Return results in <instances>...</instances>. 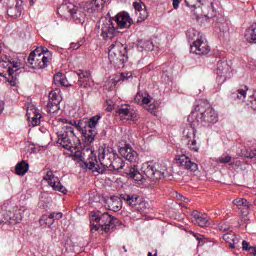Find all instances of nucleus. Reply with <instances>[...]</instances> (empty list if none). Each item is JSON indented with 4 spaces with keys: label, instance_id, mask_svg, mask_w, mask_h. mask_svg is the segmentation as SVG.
I'll list each match as a JSON object with an SVG mask.
<instances>
[{
    "label": "nucleus",
    "instance_id": "a18cd8bd",
    "mask_svg": "<svg viewBox=\"0 0 256 256\" xmlns=\"http://www.w3.org/2000/svg\"><path fill=\"white\" fill-rule=\"evenodd\" d=\"M249 107L256 111V92L250 96L249 101H248Z\"/></svg>",
    "mask_w": 256,
    "mask_h": 256
},
{
    "label": "nucleus",
    "instance_id": "20e7f679",
    "mask_svg": "<svg viewBox=\"0 0 256 256\" xmlns=\"http://www.w3.org/2000/svg\"><path fill=\"white\" fill-rule=\"evenodd\" d=\"M128 179H133L134 181H143V179H150L151 181H159L163 179L165 174L155 168L153 162H147L142 165V173L139 172L137 166L129 168L126 172Z\"/></svg>",
    "mask_w": 256,
    "mask_h": 256
},
{
    "label": "nucleus",
    "instance_id": "4be33fe9",
    "mask_svg": "<svg viewBox=\"0 0 256 256\" xmlns=\"http://www.w3.org/2000/svg\"><path fill=\"white\" fill-rule=\"evenodd\" d=\"M78 85L79 87H83L84 89H87V87H91L93 85V80L91 79V73L87 71H81L78 73Z\"/></svg>",
    "mask_w": 256,
    "mask_h": 256
},
{
    "label": "nucleus",
    "instance_id": "cd10ccee",
    "mask_svg": "<svg viewBox=\"0 0 256 256\" xmlns=\"http://www.w3.org/2000/svg\"><path fill=\"white\" fill-rule=\"evenodd\" d=\"M192 217L195 219L196 223H198L199 227H209V225H211V223H209V218L202 215L197 210L192 212Z\"/></svg>",
    "mask_w": 256,
    "mask_h": 256
},
{
    "label": "nucleus",
    "instance_id": "09e8293b",
    "mask_svg": "<svg viewBox=\"0 0 256 256\" xmlns=\"http://www.w3.org/2000/svg\"><path fill=\"white\" fill-rule=\"evenodd\" d=\"M41 123V114L37 113L34 114L32 117V125L37 126Z\"/></svg>",
    "mask_w": 256,
    "mask_h": 256
},
{
    "label": "nucleus",
    "instance_id": "3c124183",
    "mask_svg": "<svg viewBox=\"0 0 256 256\" xmlns=\"http://www.w3.org/2000/svg\"><path fill=\"white\" fill-rule=\"evenodd\" d=\"M218 229L219 231L226 232V231H229V229L231 228L227 225V223L222 222L218 225Z\"/></svg>",
    "mask_w": 256,
    "mask_h": 256
},
{
    "label": "nucleus",
    "instance_id": "393cba45",
    "mask_svg": "<svg viewBox=\"0 0 256 256\" xmlns=\"http://www.w3.org/2000/svg\"><path fill=\"white\" fill-rule=\"evenodd\" d=\"M224 241L229 244L231 249H235L241 243V236L236 235L235 233H226L223 235Z\"/></svg>",
    "mask_w": 256,
    "mask_h": 256
},
{
    "label": "nucleus",
    "instance_id": "f3484780",
    "mask_svg": "<svg viewBox=\"0 0 256 256\" xmlns=\"http://www.w3.org/2000/svg\"><path fill=\"white\" fill-rule=\"evenodd\" d=\"M185 141L187 148L194 153H199V144L197 143V131L194 129L185 131Z\"/></svg>",
    "mask_w": 256,
    "mask_h": 256
},
{
    "label": "nucleus",
    "instance_id": "a19ab883",
    "mask_svg": "<svg viewBox=\"0 0 256 256\" xmlns=\"http://www.w3.org/2000/svg\"><path fill=\"white\" fill-rule=\"evenodd\" d=\"M134 209H135V211H138L139 213H145V211L147 210V205H146L145 201L141 200V198H140V200H138V203Z\"/></svg>",
    "mask_w": 256,
    "mask_h": 256
},
{
    "label": "nucleus",
    "instance_id": "c756f323",
    "mask_svg": "<svg viewBox=\"0 0 256 256\" xmlns=\"http://www.w3.org/2000/svg\"><path fill=\"white\" fill-rule=\"evenodd\" d=\"M24 215L25 209L14 208L12 212V225H17V223H21V221H23Z\"/></svg>",
    "mask_w": 256,
    "mask_h": 256
},
{
    "label": "nucleus",
    "instance_id": "6ab92c4d",
    "mask_svg": "<svg viewBox=\"0 0 256 256\" xmlns=\"http://www.w3.org/2000/svg\"><path fill=\"white\" fill-rule=\"evenodd\" d=\"M117 29H129L133 25V19L127 12H120L114 19Z\"/></svg>",
    "mask_w": 256,
    "mask_h": 256
},
{
    "label": "nucleus",
    "instance_id": "ddd939ff",
    "mask_svg": "<svg viewBox=\"0 0 256 256\" xmlns=\"http://www.w3.org/2000/svg\"><path fill=\"white\" fill-rule=\"evenodd\" d=\"M47 63V57L39 54V50L32 51L27 58V65L31 69H45Z\"/></svg>",
    "mask_w": 256,
    "mask_h": 256
},
{
    "label": "nucleus",
    "instance_id": "9b49d317",
    "mask_svg": "<svg viewBox=\"0 0 256 256\" xmlns=\"http://www.w3.org/2000/svg\"><path fill=\"white\" fill-rule=\"evenodd\" d=\"M98 29L102 39H111L113 41L119 35V28L115 27L111 19L104 18L100 20Z\"/></svg>",
    "mask_w": 256,
    "mask_h": 256
},
{
    "label": "nucleus",
    "instance_id": "6e6d98bb",
    "mask_svg": "<svg viewBox=\"0 0 256 256\" xmlns=\"http://www.w3.org/2000/svg\"><path fill=\"white\" fill-rule=\"evenodd\" d=\"M192 235L193 237H195V239H197V241H199V243H201V241H203V236L199 233H195V232H192Z\"/></svg>",
    "mask_w": 256,
    "mask_h": 256
},
{
    "label": "nucleus",
    "instance_id": "c03bdc74",
    "mask_svg": "<svg viewBox=\"0 0 256 256\" xmlns=\"http://www.w3.org/2000/svg\"><path fill=\"white\" fill-rule=\"evenodd\" d=\"M237 99L240 101H245V97H247V90L245 89H239L236 93Z\"/></svg>",
    "mask_w": 256,
    "mask_h": 256
},
{
    "label": "nucleus",
    "instance_id": "8fccbe9b",
    "mask_svg": "<svg viewBox=\"0 0 256 256\" xmlns=\"http://www.w3.org/2000/svg\"><path fill=\"white\" fill-rule=\"evenodd\" d=\"M133 7H134L135 11H137V13H139V11H143V2H141V1L134 2Z\"/></svg>",
    "mask_w": 256,
    "mask_h": 256
},
{
    "label": "nucleus",
    "instance_id": "2eb2a0df",
    "mask_svg": "<svg viewBox=\"0 0 256 256\" xmlns=\"http://www.w3.org/2000/svg\"><path fill=\"white\" fill-rule=\"evenodd\" d=\"M47 109L50 114L57 113L59 111V105L61 104V90H52L48 95Z\"/></svg>",
    "mask_w": 256,
    "mask_h": 256
},
{
    "label": "nucleus",
    "instance_id": "f8f14e48",
    "mask_svg": "<svg viewBox=\"0 0 256 256\" xmlns=\"http://www.w3.org/2000/svg\"><path fill=\"white\" fill-rule=\"evenodd\" d=\"M216 81L219 83V85H223L227 79H231L233 77V71L231 70V66L227 64L226 61H218L216 64Z\"/></svg>",
    "mask_w": 256,
    "mask_h": 256
},
{
    "label": "nucleus",
    "instance_id": "774afa93",
    "mask_svg": "<svg viewBox=\"0 0 256 256\" xmlns=\"http://www.w3.org/2000/svg\"><path fill=\"white\" fill-rule=\"evenodd\" d=\"M147 256H153V253L151 252H148V255Z\"/></svg>",
    "mask_w": 256,
    "mask_h": 256
},
{
    "label": "nucleus",
    "instance_id": "412c9836",
    "mask_svg": "<svg viewBox=\"0 0 256 256\" xmlns=\"http://www.w3.org/2000/svg\"><path fill=\"white\" fill-rule=\"evenodd\" d=\"M104 167L105 171H107V169L108 171H121V169L125 167V161L116 153L110 162H106V164H104Z\"/></svg>",
    "mask_w": 256,
    "mask_h": 256
},
{
    "label": "nucleus",
    "instance_id": "dca6fc26",
    "mask_svg": "<svg viewBox=\"0 0 256 256\" xmlns=\"http://www.w3.org/2000/svg\"><path fill=\"white\" fill-rule=\"evenodd\" d=\"M44 179L45 181H47L48 185H50V187H52L54 191H59L64 195L67 194V188H65V186L62 185L61 181L59 180V177H56L55 174H53V171H48Z\"/></svg>",
    "mask_w": 256,
    "mask_h": 256
},
{
    "label": "nucleus",
    "instance_id": "69168bd1",
    "mask_svg": "<svg viewBox=\"0 0 256 256\" xmlns=\"http://www.w3.org/2000/svg\"><path fill=\"white\" fill-rule=\"evenodd\" d=\"M212 11H215V7L213 6V3L210 4Z\"/></svg>",
    "mask_w": 256,
    "mask_h": 256
},
{
    "label": "nucleus",
    "instance_id": "39448f33",
    "mask_svg": "<svg viewBox=\"0 0 256 256\" xmlns=\"http://www.w3.org/2000/svg\"><path fill=\"white\" fill-rule=\"evenodd\" d=\"M92 221H95L97 224L91 223V233L95 231L108 233L111 229H115L119 225V219L111 216L109 212L102 213L101 211H92L91 212Z\"/></svg>",
    "mask_w": 256,
    "mask_h": 256
},
{
    "label": "nucleus",
    "instance_id": "4c0bfd02",
    "mask_svg": "<svg viewBox=\"0 0 256 256\" xmlns=\"http://www.w3.org/2000/svg\"><path fill=\"white\" fill-rule=\"evenodd\" d=\"M54 83L56 85H62V87H67V79H65L63 73H57L54 75Z\"/></svg>",
    "mask_w": 256,
    "mask_h": 256
},
{
    "label": "nucleus",
    "instance_id": "13d9d810",
    "mask_svg": "<svg viewBox=\"0 0 256 256\" xmlns=\"http://www.w3.org/2000/svg\"><path fill=\"white\" fill-rule=\"evenodd\" d=\"M81 46H79L78 43H71L70 44V49H74V50H77L79 49Z\"/></svg>",
    "mask_w": 256,
    "mask_h": 256
},
{
    "label": "nucleus",
    "instance_id": "473e14b6",
    "mask_svg": "<svg viewBox=\"0 0 256 256\" xmlns=\"http://www.w3.org/2000/svg\"><path fill=\"white\" fill-rule=\"evenodd\" d=\"M245 37L248 43H256V23L252 24L251 27L247 30Z\"/></svg>",
    "mask_w": 256,
    "mask_h": 256
},
{
    "label": "nucleus",
    "instance_id": "5fc2aeb1",
    "mask_svg": "<svg viewBox=\"0 0 256 256\" xmlns=\"http://www.w3.org/2000/svg\"><path fill=\"white\" fill-rule=\"evenodd\" d=\"M147 111H149V113H155V111H157V104L152 103L147 107Z\"/></svg>",
    "mask_w": 256,
    "mask_h": 256
},
{
    "label": "nucleus",
    "instance_id": "c9c22d12",
    "mask_svg": "<svg viewBox=\"0 0 256 256\" xmlns=\"http://www.w3.org/2000/svg\"><path fill=\"white\" fill-rule=\"evenodd\" d=\"M187 7L191 9H199L202 5H204L205 0H184Z\"/></svg>",
    "mask_w": 256,
    "mask_h": 256
},
{
    "label": "nucleus",
    "instance_id": "0eeeda50",
    "mask_svg": "<svg viewBox=\"0 0 256 256\" xmlns=\"http://www.w3.org/2000/svg\"><path fill=\"white\" fill-rule=\"evenodd\" d=\"M108 59L112 65L122 69L125 67V63L129 61V56L127 55V45L116 41L112 43L108 51Z\"/></svg>",
    "mask_w": 256,
    "mask_h": 256
},
{
    "label": "nucleus",
    "instance_id": "7c9ffc66",
    "mask_svg": "<svg viewBox=\"0 0 256 256\" xmlns=\"http://www.w3.org/2000/svg\"><path fill=\"white\" fill-rule=\"evenodd\" d=\"M29 171V163L27 161L22 160L21 162L16 164L15 167V173L16 175H20V177H23Z\"/></svg>",
    "mask_w": 256,
    "mask_h": 256
},
{
    "label": "nucleus",
    "instance_id": "a211bd4d",
    "mask_svg": "<svg viewBox=\"0 0 256 256\" xmlns=\"http://www.w3.org/2000/svg\"><path fill=\"white\" fill-rule=\"evenodd\" d=\"M119 153L130 163H136L137 159H139V154L131 147V144H124V146L119 148Z\"/></svg>",
    "mask_w": 256,
    "mask_h": 256
},
{
    "label": "nucleus",
    "instance_id": "49530a36",
    "mask_svg": "<svg viewBox=\"0 0 256 256\" xmlns=\"http://www.w3.org/2000/svg\"><path fill=\"white\" fill-rule=\"evenodd\" d=\"M2 3H4V5H6L7 9H9V7H13L15 5H17V3L21 2V0H1Z\"/></svg>",
    "mask_w": 256,
    "mask_h": 256
},
{
    "label": "nucleus",
    "instance_id": "6e6552de",
    "mask_svg": "<svg viewBox=\"0 0 256 256\" xmlns=\"http://www.w3.org/2000/svg\"><path fill=\"white\" fill-rule=\"evenodd\" d=\"M189 41H193V44L190 45V53H195V55H208L209 51H211V47L207 43V39L204 36H199V32L195 29H190L186 33Z\"/></svg>",
    "mask_w": 256,
    "mask_h": 256
},
{
    "label": "nucleus",
    "instance_id": "4d7b16f0",
    "mask_svg": "<svg viewBox=\"0 0 256 256\" xmlns=\"http://www.w3.org/2000/svg\"><path fill=\"white\" fill-rule=\"evenodd\" d=\"M181 4V0H173V8L174 9H179V5Z\"/></svg>",
    "mask_w": 256,
    "mask_h": 256
},
{
    "label": "nucleus",
    "instance_id": "72a5a7b5",
    "mask_svg": "<svg viewBox=\"0 0 256 256\" xmlns=\"http://www.w3.org/2000/svg\"><path fill=\"white\" fill-rule=\"evenodd\" d=\"M63 218V213L61 212H52L49 215L44 214L41 217V221H47V219H53L54 221H59V219Z\"/></svg>",
    "mask_w": 256,
    "mask_h": 256
},
{
    "label": "nucleus",
    "instance_id": "e433bc0d",
    "mask_svg": "<svg viewBox=\"0 0 256 256\" xmlns=\"http://www.w3.org/2000/svg\"><path fill=\"white\" fill-rule=\"evenodd\" d=\"M138 47L144 49L145 51H153V42L149 40H139Z\"/></svg>",
    "mask_w": 256,
    "mask_h": 256
},
{
    "label": "nucleus",
    "instance_id": "e2e57ef3",
    "mask_svg": "<svg viewBox=\"0 0 256 256\" xmlns=\"http://www.w3.org/2000/svg\"><path fill=\"white\" fill-rule=\"evenodd\" d=\"M182 201H183L184 203H189V198H186V197L184 196V198H182Z\"/></svg>",
    "mask_w": 256,
    "mask_h": 256
},
{
    "label": "nucleus",
    "instance_id": "f257e3e1",
    "mask_svg": "<svg viewBox=\"0 0 256 256\" xmlns=\"http://www.w3.org/2000/svg\"><path fill=\"white\" fill-rule=\"evenodd\" d=\"M188 121L194 126L202 125V127H211V125H215L219 121V118L217 112L211 107L209 102L201 101L188 116Z\"/></svg>",
    "mask_w": 256,
    "mask_h": 256
},
{
    "label": "nucleus",
    "instance_id": "7ed1b4c3",
    "mask_svg": "<svg viewBox=\"0 0 256 256\" xmlns=\"http://www.w3.org/2000/svg\"><path fill=\"white\" fill-rule=\"evenodd\" d=\"M100 119L101 115H96L91 117L89 120L82 119L78 122L76 120L69 121L65 118H60L59 121L65 123L66 125H72L77 129V131H81L85 143H87V145H91V143L95 141V137H97V125H99Z\"/></svg>",
    "mask_w": 256,
    "mask_h": 256
},
{
    "label": "nucleus",
    "instance_id": "603ef678",
    "mask_svg": "<svg viewBox=\"0 0 256 256\" xmlns=\"http://www.w3.org/2000/svg\"><path fill=\"white\" fill-rule=\"evenodd\" d=\"M40 223H44V225H47L48 227H51V225H53V223H55L54 219H47V220H41L40 218Z\"/></svg>",
    "mask_w": 256,
    "mask_h": 256
},
{
    "label": "nucleus",
    "instance_id": "052dcab7",
    "mask_svg": "<svg viewBox=\"0 0 256 256\" xmlns=\"http://www.w3.org/2000/svg\"><path fill=\"white\" fill-rule=\"evenodd\" d=\"M4 105L3 101H0V115L3 113Z\"/></svg>",
    "mask_w": 256,
    "mask_h": 256
},
{
    "label": "nucleus",
    "instance_id": "1a4fd4ad",
    "mask_svg": "<svg viewBox=\"0 0 256 256\" xmlns=\"http://www.w3.org/2000/svg\"><path fill=\"white\" fill-rule=\"evenodd\" d=\"M57 136V143L61 145L63 149L71 151V149H75V147H77V145H75V141H79V138L75 136V129L73 128V125L63 126L62 129L57 132Z\"/></svg>",
    "mask_w": 256,
    "mask_h": 256
},
{
    "label": "nucleus",
    "instance_id": "aec40b11",
    "mask_svg": "<svg viewBox=\"0 0 256 256\" xmlns=\"http://www.w3.org/2000/svg\"><path fill=\"white\" fill-rule=\"evenodd\" d=\"M176 163H177V165H180V167L187 169V171H192L193 173H195V171H197V169H199V165H197V163L191 161V158H189L185 154L176 156Z\"/></svg>",
    "mask_w": 256,
    "mask_h": 256
},
{
    "label": "nucleus",
    "instance_id": "bf43d9fd",
    "mask_svg": "<svg viewBox=\"0 0 256 256\" xmlns=\"http://www.w3.org/2000/svg\"><path fill=\"white\" fill-rule=\"evenodd\" d=\"M77 44L79 45V47H82V45H85V38H81Z\"/></svg>",
    "mask_w": 256,
    "mask_h": 256
},
{
    "label": "nucleus",
    "instance_id": "f704fd0d",
    "mask_svg": "<svg viewBox=\"0 0 256 256\" xmlns=\"http://www.w3.org/2000/svg\"><path fill=\"white\" fill-rule=\"evenodd\" d=\"M35 51H38V54L42 55V57H46L48 62L51 61L53 57V54L47 47L40 46L36 48Z\"/></svg>",
    "mask_w": 256,
    "mask_h": 256
},
{
    "label": "nucleus",
    "instance_id": "0e129e2a",
    "mask_svg": "<svg viewBox=\"0 0 256 256\" xmlns=\"http://www.w3.org/2000/svg\"><path fill=\"white\" fill-rule=\"evenodd\" d=\"M30 1V5H35V0H29Z\"/></svg>",
    "mask_w": 256,
    "mask_h": 256
},
{
    "label": "nucleus",
    "instance_id": "58836bf2",
    "mask_svg": "<svg viewBox=\"0 0 256 256\" xmlns=\"http://www.w3.org/2000/svg\"><path fill=\"white\" fill-rule=\"evenodd\" d=\"M242 250L247 251L248 253H250V255L256 256V247L251 246V244H249V242L245 240L242 241Z\"/></svg>",
    "mask_w": 256,
    "mask_h": 256
},
{
    "label": "nucleus",
    "instance_id": "4468645a",
    "mask_svg": "<svg viewBox=\"0 0 256 256\" xmlns=\"http://www.w3.org/2000/svg\"><path fill=\"white\" fill-rule=\"evenodd\" d=\"M117 151L107 144H103L98 148V159L101 165L110 163L111 159H114Z\"/></svg>",
    "mask_w": 256,
    "mask_h": 256
},
{
    "label": "nucleus",
    "instance_id": "b1692460",
    "mask_svg": "<svg viewBox=\"0 0 256 256\" xmlns=\"http://www.w3.org/2000/svg\"><path fill=\"white\" fill-rule=\"evenodd\" d=\"M233 205H235L237 209L241 211L242 215H247V213H249V209L251 208V203H249V201H247L245 198H236L233 200Z\"/></svg>",
    "mask_w": 256,
    "mask_h": 256
},
{
    "label": "nucleus",
    "instance_id": "680f3d73",
    "mask_svg": "<svg viewBox=\"0 0 256 256\" xmlns=\"http://www.w3.org/2000/svg\"><path fill=\"white\" fill-rule=\"evenodd\" d=\"M176 197H177V199H179L180 201H183V199H184V196L181 195V194H177Z\"/></svg>",
    "mask_w": 256,
    "mask_h": 256
},
{
    "label": "nucleus",
    "instance_id": "a878e982",
    "mask_svg": "<svg viewBox=\"0 0 256 256\" xmlns=\"http://www.w3.org/2000/svg\"><path fill=\"white\" fill-rule=\"evenodd\" d=\"M120 199H122V201H124L126 205H129L130 207H133V209H135L141 198L137 194H121Z\"/></svg>",
    "mask_w": 256,
    "mask_h": 256
},
{
    "label": "nucleus",
    "instance_id": "79ce46f5",
    "mask_svg": "<svg viewBox=\"0 0 256 256\" xmlns=\"http://www.w3.org/2000/svg\"><path fill=\"white\" fill-rule=\"evenodd\" d=\"M13 212L11 211H7L5 214H4V217H3V223H9L10 225H13Z\"/></svg>",
    "mask_w": 256,
    "mask_h": 256
},
{
    "label": "nucleus",
    "instance_id": "5701e85b",
    "mask_svg": "<svg viewBox=\"0 0 256 256\" xmlns=\"http://www.w3.org/2000/svg\"><path fill=\"white\" fill-rule=\"evenodd\" d=\"M123 199L117 197V196H112L110 199L107 200V205L109 211H114V213H117L118 211H121L123 207Z\"/></svg>",
    "mask_w": 256,
    "mask_h": 256
},
{
    "label": "nucleus",
    "instance_id": "338daca9",
    "mask_svg": "<svg viewBox=\"0 0 256 256\" xmlns=\"http://www.w3.org/2000/svg\"><path fill=\"white\" fill-rule=\"evenodd\" d=\"M124 252L127 253V247L123 246Z\"/></svg>",
    "mask_w": 256,
    "mask_h": 256
},
{
    "label": "nucleus",
    "instance_id": "c85d7f7f",
    "mask_svg": "<svg viewBox=\"0 0 256 256\" xmlns=\"http://www.w3.org/2000/svg\"><path fill=\"white\" fill-rule=\"evenodd\" d=\"M117 115L122 119H127L128 121H133L135 119V113L129 109L127 106H122L117 110Z\"/></svg>",
    "mask_w": 256,
    "mask_h": 256
},
{
    "label": "nucleus",
    "instance_id": "37998d69",
    "mask_svg": "<svg viewBox=\"0 0 256 256\" xmlns=\"http://www.w3.org/2000/svg\"><path fill=\"white\" fill-rule=\"evenodd\" d=\"M128 79H131V73H121L118 78H115V83H118L119 81H127Z\"/></svg>",
    "mask_w": 256,
    "mask_h": 256
},
{
    "label": "nucleus",
    "instance_id": "bb28decb",
    "mask_svg": "<svg viewBox=\"0 0 256 256\" xmlns=\"http://www.w3.org/2000/svg\"><path fill=\"white\" fill-rule=\"evenodd\" d=\"M23 11V1L16 2L14 6L7 8V15L13 19H17Z\"/></svg>",
    "mask_w": 256,
    "mask_h": 256
},
{
    "label": "nucleus",
    "instance_id": "9d476101",
    "mask_svg": "<svg viewBox=\"0 0 256 256\" xmlns=\"http://www.w3.org/2000/svg\"><path fill=\"white\" fill-rule=\"evenodd\" d=\"M86 153H88V158L85 160V156H83V153H81L80 156L77 154L75 155L80 159V165L81 167H85L86 169H89L90 171L100 173L103 175L105 173V167L104 165L99 164V161H97V155H95V152L92 150H86Z\"/></svg>",
    "mask_w": 256,
    "mask_h": 256
},
{
    "label": "nucleus",
    "instance_id": "de8ad7c7",
    "mask_svg": "<svg viewBox=\"0 0 256 256\" xmlns=\"http://www.w3.org/2000/svg\"><path fill=\"white\" fill-rule=\"evenodd\" d=\"M231 156L229 155H224V156H221L217 159V163H231Z\"/></svg>",
    "mask_w": 256,
    "mask_h": 256
},
{
    "label": "nucleus",
    "instance_id": "ea45409f",
    "mask_svg": "<svg viewBox=\"0 0 256 256\" xmlns=\"http://www.w3.org/2000/svg\"><path fill=\"white\" fill-rule=\"evenodd\" d=\"M144 9L140 10L139 12H136V15H138V23H143L147 17H149V12H147V9L145 8V4H143Z\"/></svg>",
    "mask_w": 256,
    "mask_h": 256
},
{
    "label": "nucleus",
    "instance_id": "423d86ee",
    "mask_svg": "<svg viewBox=\"0 0 256 256\" xmlns=\"http://www.w3.org/2000/svg\"><path fill=\"white\" fill-rule=\"evenodd\" d=\"M21 67V62L11 56H4L0 61V77H4L12 87L17 85V71Z\"/></svg>",
    "mask_w": 256,
    "mask_h": 256
},
{
    "label": "nucleus",
    "instance_id": "2f4dec72",
    "mask_svg": "<svg viewBox=\"0 0 256 256\" xmlns=\"http://www.w3.org/2000/svg\"><path fill=\"white\" fill-rule=\"evenodd\" d=\"M153 97L149 94H141L137 93V95L134 98L135 103H138L139 105H149L151 103Z\"/></svg>",
    "mask_w": 256,
    "mask_h": 256
},
{
    "label": "nucleus",
    "instance_id": "864d4df0",
    "mask_svg": "<svg viewBox=\"0 0 256 256\" xmlns=\"http://www.w3.org/2000/svg\"><path fill=\"white\" fill-rule=\"evenodd\" d=\"M245 157H247V159H255V157H256V149H253L250 152H247Z\"/></svg>",
    "mask_w": 256,
    "mask_h": 256
},
{
    "label": "nucleus",
    "instance_id": "f03ea898",
    "mask_svg": "<svg viewBox=\"0 0 256 256\" xmlns=\"http://www.w3.org/2000/svg\"><path fill=\"white\" fill-rule=\"evenodd\" d=\"M108 1L109 0H92L91 2H86L82 8H77L73 4H62L58 8V11L60 13H69L75 21H79V23H81V19L85 18V15H93V13H98V11H101L105 3H108Z\"/></svg>",
    "mask_w": 256,
    "mask_h": 256
}]
</instances>
